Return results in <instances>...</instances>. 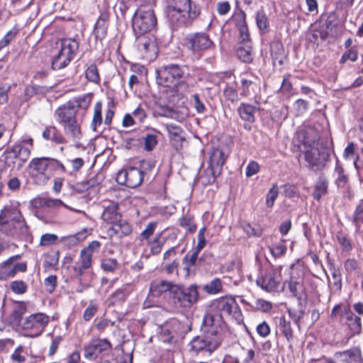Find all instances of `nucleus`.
Here are the masks:
<instances>
[{
    "mask_svg": "<svg viewBox=\"0 0 363 363\" xmlns=\"http://www.w3.org/2000/svg\"><path fill=\"white\" fill-rule=\"evenodd\" d=\"M336 239L340 246L342 251L350 252L352 250L351 240L342 231H339L337 233Z\"/></svg>",
    "mask_w": 363,
    "mask_h": 363,
    "instance_id": "nucleus-56",
    "label": "nucleus"
},
{
    "mask_svg": "<svg viewBox=\"0 0 363 363\" xmlns=\"http://www.w3.org/2000/svg\"><path fill=\"white\" fill-rule=\"evenodd\" d=\"M352 223L354 225L356 230H359L362 225L363 224V199L359 201L355 208L353 213Z\"/></svg>",
    "mask_w": 363,
    "mask_h": 363,
    "instance_id": "nucleus-51",
    "label": "nucleus"
},
{
    "mask_svg": "<svg viewBox=\"0 0 363 363\" xmlns=\"http://www.w3.org/2000/svg\"><path fill=\"white\" fill-rule=\"evenodd\" d=\"M79 47V42L76 38H67L60 40V48L66 53L76 57Z\"/></svg>",
    "mask_w": 363,
    "mask_h": 363,
    "instance_id": "nucleus-35",
    "label": "nucleus"
},
{
    "mask_svg": "<svg viewBox=\"0 0 363 363\" xmlns=\"http://www.w3.org/2000/svg\"><path fill=\"white\" fill-rule=\"evenodd\" d=\"M21 258L20 255H16L0 263V281H6L18 273L27 272V262H18Z\"/></svg>",
    "mask_w": 363,
    "mask_h": 363,
    "instance_id": "nucleus-14",
    "label": "nucleus"
},
{
    "mask_svg": "<svg viewBox=\"0 0 363 363\" xmlns=\"http://www.w3.org/2000/svg\"><path fill=\"white\" fill-rule=\"evenodd\" d=\"M116 180L119 184L129 188H135L140 186L143 181V172L137 167H129L119 171L116 176Z\"/></svg>",
    "mask_w": 363,
    "mask_h": 363,
    "instance_id": "nucleus-19",
    "label": "nucleus"
},
{
    "mask_svg": "<svg viewBox=\"0 0 363 363\" xmlns=\"http://www.w3.org/2000/svg\"><path fill=\"white\" fill-rule=\"evenodd\" d=\"M199 296V288L196 284L188 287L175 284L172 288L168 303L174 308L189 309L197 302Z\"/></svg>",
    "mask_w": 363,
    "mask_h": 363,
    "instance_id": "nucleus-4",
    "label": "nucleus"
},
{
    "mask_svg": "<svg viewBox=\"0 0 363 363\" xmlns=\"http://www.w3.org/2000/svg\"><path fill=\"white\" fill-rule=\"evenodd\" d=\"M99 305L95 300H91L83 312V320L86 322L90 321L97 313Z\"/></svg>",
    "mask_w": 363,
    "mask_h": 363,
    "instance_id": "nucleus-47",
    "label": "nucleus"
},
{
    "mask_svg": "<svg viewBox=\"0 0 363 363\" xmlns=\"http://www.w3.org/2000/svg\"><path fill=\"white\" fill-rule=\"evenodd\" d=\"M107 26L106 18L102 17L99 18L94 30V35L96 40H102L106 37Z\"/></svg>",
    "mask_w": 363,
    "mask_h": 363,
    "instance_id": "nucleus-42",
    "label": "nucleus"
},
{
    "mask_svg": "<svg viewBox=\"0 0 363 363\" xmlns=\"http://www.w3.org/2000/svg\"><path fill=\"white\" fill-rule=\"evenodd\" d=\"M222 339L217 334L207 333L203 336L194 337L189 343L190 351L199 354L201 352L212 354L221 345Z\"/></svg>",
    "mask_w": 363,
    "mask_h": 363,
    "instance_id": "nucleus-12",
    "label": "nucleus"
},
{
    "mask_svg": "<svg viewBox=\"0 0 363 363\" xmlns=\"http://www.w3.org/2000/svg\"><path fill=\"white\" fill-rule=\"evenodd\" d=\"M113 350L111 340L100 337H93L89 342L84 345V357L90 362H95Z\"/></svg>",
    "mask_w": 363,
    "mask_h": 363,
    "instance_id": "nucleus-9",
    "label": "nucleus"
},
{
    "mask_svg": "<svg viewBox=\"0 0 363 363\" xmlns=\"http://www.w3.org/2000/svg\"><path fill=\"white\" fill-rule=\"evenodd\" d=\"M238 57L242 62L249 63L252 60L250 43H241L237 50Z\"/></svg>",
    "mask_w": 363,
    "mask_h": 363,
    "instance_id": "nucleus-40",
    "label": "nucleus"
},
{
    "mask_svg": "<svg viewBox=\"0 0 363 363\" xmlns=\"http://www.w3.org/2000/svg\"><path fill=\"white\" fill-rule=\"evenodd\" d=\"M0 224L12 225L15 231L24 233L28 225L20 210L13 205H7L0 212Z\"/></svg>",
    "mask_w": 363,
    "mask_h": 363,
    "instance_id": "nucleus-13",
    "label": "nucleus"
},
{
    "mask_svg": "<svg viewBox=\"0 0 363 363\" xmlns=\"http://www.w3.org/2000/svg\"><path fill=\"white\" fill-rule=\"evenodd\" d=\"M80 262V256L79 255V259L77 261H74V258L73 255H67L64 257L62 260V264L64 267L69 272L70 276L72 278L75 279H81L82 275L86 271V269H80L79 264Z\"/></svg>",
    "mask_w": 363,
    "mask_h": 363,
    "instance_id": "nucleus-29",
    "label": "nucleus"
},
{
    "mask_svg": "<svg viewBox=\"0 0 363 363\" xmlns=\"http://www.w3.org/2000/svg\"><path fill=\"white\" fill-rule=\"evenodd\" d=\"M281 269V267L271 264L262 266L256 279L257 285L268 293L277 291L282 280Z\"/></svg>",
    "mask_w": 363,
    "mask_h": 363,
    "instance_id": "nucleus-5",
    "label": "nucleus"
},
{
    "mask_svg": "<svg viewBox=\"0 0 363 363\" xmlns=\"http://www.w3.org/2000/svg\"><path fill=\"white\" fill-rule=\"evenodd\" d=\"M48 157L33 158L29 163L30 174L32 177H40L43 182L49 179Z\"/></svg>",
    "mask_w": 363,
    "mask_h": 363,
    "instance_id": "nucleus-25",
    "label": "nucleus"
},
{
    "mask_svg": "<svg viewBox=\"0 0 363 363\" xmlns=\"http://www.w3.org/2000/svg\"><path fill=\"white\" fill-rule=\"evenodd\" d=\"M166 16L172 30L186 28L199 14V10L192 8L190 0H175L174 5L168 6Z\"/></svg>",
    "mask_w": 363,
    "mask_h": 363,
    "instance_id": "nucleus-2",
    "label": "nucleus"
},
{
    "mask_svg": "<svg viewBox=\"0 0 363 363\" xmlns=\"http://www.w3.org/2000/svg\"><path fill=\"white\" fill-rule=\"evenodd\" d=\"M101 269L108 273H114L119 267V263L116 258L104 257L101 260Z\"/></svg>",
    "mask_w": 363,
    "mask_h": 363,
    "instance_id": "nucleus-43",
    "label": "nucleus"
},
{
    "mask_svg": "<svg viewBox=\"0 0 363 363\" xmlns=\"http://www.w3.org/2000/svg\"><path fill=\"white\" fill-rule=\"evenodd\" d=\"M10 290L15 294L23 295L28 291V284L23 280L12 281L9 286Z\"/></svg>",
    "mask_w": 363,
    "mask_h": 363,
    "instance_id": "nucleus-54",
    "label": "nucleus"
},
{
    "mask_svg": "<svg viewBox=\"0 0 363 363\" xmlns=\"http://www.w3.org/2000/svg\"><path fill=\"white\" fill-rule=\"evenodd\" d=\"M128 292L125 288L117 289L109 296L110 303L113 306L122 303L125 301Z\"/></svg>",
    "mask_w": 363,
    "mask_h": 363,
    "instance_id": "nucleus-44",
    "label": "nucleus"
},
{
    "mask_svg": "<svg viewBox=\"0 0 363 363\" xmlns=\"http://www.w3.org/2000/svg\"><path fill=\"white\" fill-rule=\"evenodd\" d=\"M75 57L68 53H66L60 48L57 54L55 55L52 60V68H65L68 66Z\"/></svg>",
    "mask_w": 363,
    "mask_h": 363,
    "instance_id": "nucleus-36",
    "label": "nucleus"
},
{
    "mask_svg": "<svg viewBox=\"0 0 363 363\" xmlns=\"http://www.w3.org/2000/svg\"><path fill=\"white\" fill-rule=\"evenodd\" d=\"M335 172L337 174V177L336 179V184L339 186L344 187L347 182H348V177L345 173L344 168L342 167L341 164H339L338 160H337Z\"/></svg>",
    "mask_w": 363,
    "mask_h": 363,
    "instance_id": "nucleus-58",
    "label": "nucleus"
},
{
    "mask_svg": "<svg viewBox=\"0 0 363 363\" xmlns=\"http://www.w3.org/2000/svg\"><path fill=\"white\" fill-rule=\"evenodd\" d=\"M186 48L194 53L211 50L215 45L209 35L206 33H196L189 35L185 39Z\"/></svg>",
    "mask_w": 363,
    "mask_h": 363,
    "instance_id": "nucleus-16",
    "label": "nucleus"
},
{
    "mask_svg": "<svg viewBox=\"0 0 363 363\" xmlns=\"http://www.w3.org/2000/svg\"><path fill=\"white\" fill-rule=\"evenodd\" d=\"M174 285L175 284L166 280L153 281L150 286V294L154 297H160L163 294H166L169 301V296L172 295V288Z\"/></svg>",
    "mask_w": 363,
    "mask_h": 363,
    "instance_id": "nucleus-28",
    "label": "nucleus"
},
{
    "mask_svg": "<svg viewBox=\"0 0 363 363\" xmlns=\"http://www.w3.org/2000/svg\"><path fill=\"white\" fill-rule=\"evenodd\" d=\"M18 33V29L16 27L8 31L4 38L0 40V48H4L16 38Z\"/></svg>",
    "mask_w": 363,
    "mask_h": 363,
    "instance_id": "nucleus-64",
    "label": "nucleus"
},
{
    "mask_svg": "<svg viewBox=\"0 0 363 363\" xmlns=\"http://www.w3.org/2000/svg\"><path fill=\"white\" fill-rule=\"evenodd\" d=\"M157 18L150 6L143 5L138 8L133 17L134 35L151 33L157 26Z\"/></svg>",
    "mask_w": 363,
    "mask_h": 363,
    "instance_id": "nucleus-6",
    "label": "nucleus"
},
{
    "mask_svg": "<svg viewBox=\"0 0 363 363\" xmlns=\"http://www.w3.org/2000/svg\"><path fill=\"white\" fill-rule=\"evenodd\" d=\"M30 157V148L21 143H14L2 155L4 165L12 169H20Z\"/></svg>",
    "mask_w": 363,
    "mask_h": 363,
    "instance_id": "nucleus-8",
    "label": "nucleus"
},
{
    "mask_svg": "<svg viewBox=\"0 0 363 363\" xmlns=\"http://www.w3.org/2000/svg\"><path fill=\"white\" fill-rule=\"evenodd\" d=\"M159 222L153 220L149 222L145 229L139 234L138 239L141 242H145L149 248L150 255L157 256L161 253L166 242V238L162 236V232L154 235Z\"/></svg>",
    "mask_w": 363,
    "mask_h": 363,
    "instance_id": "nucleus-7",
    "label": "nucleus"
},
{
    "mask_svg": "<svg viewBox=\"0 0 363 363\" xmlns=\"http://www.w3.org/2000/svg\"><path fill=\"white\" fill-rule=\"evenodd\" d=\"M204 290L208 294H218L223 291V283L219 278H214L204 286Z\"/></svg>",
    "mask_w": 363,
    "mask_h": 363,
    "instance_id": "nucleus-49",
    "label": "nucleus"
},
{
    "mask_svg": "<svg viewBox=\"0 0 363 363\" xmlns=\"http://www.w3.org/2000/svg\"><path fill=\"white\" fill-rule=\"evenodd\" d=\"M328 36V31L323 28H320L312 30L308 35V39L311 43L318 45L324 41Z\"/></svg>",
    "mask_w": 363,
    "mask_h": 363,
    "instance_id": "nucleus-41",
    "label": "nucleus"
},
{
    "mask_svg": "<svg viewBox=\"0 0 363 363\" xmlns=\"http://www.w3.org/2000/svg\"><path fill=\"white\" fill-rule=\"evenodd\" d=\"M58 199L48 198H38L33 201V205L36 208H45L56 206L60 203Z\"/></svg>",
    "mask_w": 363,
    "mask_h": 363,
    "instance_id": "nucleus-48",
    "label": "nucleus"
},
{
    "mask_svg": "<svg viewBox=\"0 0 363 363\" xmlns=\"http://www.w3.org/2000/svg\"><path fill=\"white\" fill-rule=\"evenodd\" d=\"M89 235V233L88 230L86 228H84L74 234L62 237L60 242L65 247L71 249L84 241Z\"/></svg>",
    "mask_w": 363,
    "mask_h": 363,
    "instance_id": "nucleus-31",
    "label": "nucleus"
},
{
    "mask_svg": "<svg viewBox=\"0 0 363 363\" xmlns=\"http://www.w3.org/2000/svg\"><path fill=\"white\" fill-rule=\"evenodd\" d=\"M91 103V96L84 94L58 107L54 117L72 142H77L82 137L81 121Z\"/></svg>",
    "mask_w": 363,
    "mask_h": 363,
    "instance_id": "nucleus-1",
    "label": "nucleus"
},
{
    "mask_svg": "<svg viewBox=\"0 0 363 363\" xmlns=\"http://www.w3.org/2000/svg\"><path fill=\"white\" fill-rule=\"evenodd\" d=\"M347 323L353 334H359L362 330L360 317L355 315L349 307L345 308Z\"/></svg>",
    "mask_w": 363,
    "mask_h": 363,
    "instance_id": "nucleus-34",
    "label": "nucleus"
},
{
    "mask_svg": "<svg viewBox=\"0 0 363 363\" xmlns=\"http://www.w3.org/2000/svg\"><path fill=\"white\" fill-rule=\"evenodd\" d=\"M347 363H363L360 352L357 350H351L345 352Z\"/></svg>",
    "mask_w": 363,
    "mask_h": 363,
    "instance_id": "nucleus-63",
    "label": "nucleus"
},
{
    "mask_svg": "<svg viewBox=\"0 0 363 363\" xmlns=\"http://www.w3.org/2000/svg\"><path fill=\"white\" fill-rule=\"evenodd\" d=\"M209 307L213 315L221 320L227 318L238 322L242 320L241 308L234 296L225 295L215 298L211 301Z\"/></svg>",
    "mask_w": 363,
    "mask_h": 363,
    "instance_id": "nucleus-3",
    "label": "nucleus"
},
{
    "mask_svg": "<svg viewBox=\"0 0 363 363\" xmlns=\"http://www.w3.org/2000/svg\"><path fill=\"white\" fill-rule=\"evenodd\" d=\"M183 325L182 323L172 318L165 322L161 327L160 337L163 342L171 343L175 338L182 335Z\"/></svg>",
    "mask_w": 363,
    "mask_h": 363,
    "instance_id": "nucleus-22",
    "label": "nucleus"
},
{
    "mask_svg": "<svg viewBox=\"0 0 363 363\" xmlns=\"http://www.w3.org/2000/svg\"><path fill=\"white\" fill-rule=\"evenodd\" d=\"M179 84H176L169 87H166L163 93L166 95L169 102L174 103L183 97V95L178 89Z\"/></svg>",
    "mask_w": 363,
    "mask_h": 363,
    "instance_id": "nucleus-50",
    "label": "nucleus"
},
{
    "mask_svg": "<svg viewBox=\"0 0 363 363\" xmlns=\"http://www.w3.org/2000/svg\"><path fill=\"white\" fill-rule=\"evenodd\" d=\"M26 312V307L23 303H19L16 306L11 315H10V320L13 323L19 324L20 321L22 320L23 315Z\"/></svg>",
    "mask_w": 363,
    "mask_h": 363,
    "instance_id": "nucleus-53",
    "label": "nucleus"
},
{
    "mask_svg": "<svg viewBox=\"0 0 363 363\" xmlns=\"http://www.w3.org/2000/svg\"><path fill=\"white\" fill-rule=\"evenodd\" d=\"M277 328L280 334L291 345L296 339V335L291 320L286 319L285 315H281L278 318Z\"/></svg>",
    "mask_w": 363,
    "mask_h": 363,
    "instance_id": "nucleus-30",
    "label": "nucleus"
},
{
    "mask_svg": "<svg viewBox=\"0 0 363 363\" xmlns=\"http://www.w3.org/2000/svg\"><path fill=\"white\" fill-rule=\"evenodd\" d=\"M42 137L45 140L50 141L57 145L67 143L66 137L55 125L45 126L42 133Z\"/></svg>",
    "mask_w": 363,
    "mask_h": 363,
    "instance_id": "nucleus-27",
    "label": "nucleus"
},
{
    "mask_svg": "<svg viewBox=\"0 0 363 363\" xmlns=\"http://www.w3.org/2000/svg\"><path fill=\"white\" fill-rule=\"evenodd\" d=\"M155 70L157 83L165 88L179 84V79L183 75L182 69Z\"/></svg>",
    "mask_w": 363,
    "mask_h": 363,
    "instance_id": "nucleus-24",
    "label": "nucleus"
},
{
    "mask_svg": "<svg viewBox=\"0 0 363 363\" xmlns=\"http://www.w3.org/2000/svg\"><path fill=\"white\" fill-rule=\"evenodd\" d=\"M135 36L136 46L143 57L147 61L155 60L158 52L155 37L151 33L135 35Z\"/></svg>",
    "mask_w": 363,
    "mask_h": 363,
    "instance_id": "nucleus-15",
    "label": "nucleus"
},
{
    "mask_svg": "<svg viewBox=\"0 0 363 363\" xmlns=\"http://www.w3.org/2000/svg\"><path fill=\"white\" fill-rule=\"evenodd\" d=\"M154 114L157 116L174 118V111L169 106L161 105L157 103L154 106Z\"/></svg>",
    "mask_w": 363,
    "mask_h": 363,
    "instance_id": "nucleus-52",
    "label": "nucleus"
},
{
    "mask_svg": "<svg viewBox=\"0 0 363 363\" xmlns=\"http://www.w3.org/2000/svg\"><path fill=\"white\" fill-rule=\"evenodd\" d=\"M48 168L49 175H72V172L69 171L65 165L59 160L52 157H48Z\"/></svg>",
    "mask_w": 363,
    "mask_h": 363,
    "instance_id": "nucleus-33",
    "label": "nucleus"
},
{
    "mask_svg": "<svg viewBox=\"0 0 363 363\" xmlns=\"http://www.w3.org/2000/svg\"><path fill=\"white\" fill-rule=\"evenodd\" d=\"M289 317L294 320L298 328H300L301 321L305 315V308L300 304L298 308H289L287 309Z\"/></svg>",
    "mask_w": 363,
    "mask_h": 363,
    "instance_id": "nucleus-46",
    "label": "nucleus"
},
{
    "mask_svg": "<svg viewBox=\"0 0 363 363\" xmlns=\"http://www.w3.org/2000/svg\"><path fill=\"white\" fill-rule=\"evenodd\" d=\"M164 127L168 133V137L170 141H174L177 143H182L185 140V138L183 135L184 130L179 125L173 123H166ZM182 147V144H179V147L176 145V149H181Z\"/></svg>",
    "mask_w": 363,
    "mask_h": 363,
    "instance_id": "nucleus-32",
    "label": "nucleus"
},
{
    "mask_svg": "<svg viewBox=\"0 0 363 363\" xmlns=\"http://www.w3.org/2000/svg\"><path fill=\"white\" fill-rule=\"evenodd\" d=\"M303 155L309 169L313 171L324 169L330 157L328 148L323 147L319 148L311 145L307 147Z\"/></svg>",
    "mask_w": 363,
    "mask_h": 363,
    "instance_id": "nucleus-10",
    "label": "nucleus"
},
{
    "mask_svg": "<svg viewBox=\"0 0 363 363\" xmlns=\"http://www.w3.org/2000/svg\"><path fill=\"white\" fill-rule=\"evenodd\" d=\"M225 160L226 157H225L222 150L219 149L213 150L210 156L208 168L205 170V173L210 172V176L208 177L206 184L214 183L216 178L220 174Z\"/></svg>",
    "mask_w": 363,
    "mask_h": 363,
    "instance_id": "nucleus-18",
    "label": "nucleus"
},
{
    "mask_svg": "<svg viewBox=\"0 0 363 363\" xmlns=\"http://www.w3.org/2000/svg\"><path fill=\"white\" fill-rule=\"evenodd\" d=\"M199 253L200 252L194 249L190 255L186 254L183 257L182 262L184 264V270L186 271L187 277L189 275L191 268L195 267Z\"/></svg>",
    "mask_w": 363,
    "mask_h": 363,
    "instance_id": "nucleus-45",
    "label": "nucleus"
},
{
    "mask_svg": "<svg viewBox=\"0 0 363 363\" xmlns=\"http://www.w3.org/2000/svg\"><path fill=\"white\" fill-rule=\"evenodd\" d=\"M303 272L301 267L296 264L290 267V278L288 281L289 289L292 295L301 299L306 296V290L304 286Z\"/></svg>",
    "mask_w": 363,
    "mask_h": 363,
    "instance_id": "nucleus-17",
    "label": "nucleus"
},
{
    "mask_svg": "<svg viewBox=\"0 0 363 363\" xmlns=\"http://www.w3.org/2000/svg\"><path fill=\"white\" fill-rule=\"evenodd\" d=\"M258 109L256 106L248 103H241L238 108V113L242 121H245L243 127L245 130H250V124L256 121L255 113Z\"/></svg>",
    "mask_w": 363,
    "mask_h": 363,
    "instance_id": "nucleus-26",
    "label": "nucleus"
},
{
    "mask_svg": "<svg viewBox=\"0 0 363 363\" xmlns=\"http://www.w3.org/2000/svg\"><path fill=\"white\" fill-rule=\"evenodd\" d=\"M292 84L288 77H284L279 90L282 99H288L293 95Z\"/></svg>",
    "mask_w": 363,
    "mask_h": 363,
    "instance_id": "nucleus-57",
    "label": "nucleus"
},
{
    "mask_svg": "<svg viewBox=\"0 0 363 363\" xmlns=\"http://www.w3.org/2000/svg\"><path fill=\"white\" fill-rule=\"evenodd\" d=\"M43 284L46 292L49 294H52L57 286V277L54 274L49 275L44 279Z\"/></svg>",
    "mask_w": 363,
    "mask_h": 363,
    "instance_id": "nucleus-59",
    "label": "nucleus"
},
{
    "mask_svg": "<svg viewBox=\"0 0 363 363\" xmlns=\"http://www.w3.org/2000/svg\"><path fill=\"white\" fill-rule=\"evenodd\" d=\"M102 105L101 102H97L94 105V116L91 121V127L94 130H96V128L100 126L102 123Z\"/></svg>",
    "mask_w": 363,
    "mask_h": 363,
    "instance_id": "nucleus-55",
    "label": "nucleus"
},
{
    "mask_svg": "<svg viewBox=\"0 0 363 363\" xmlns=\"http://www.w3.org/2000/svg\"><path fill=\"white\" fill-rule=\"evenodd\" d=\"M178 222L179 226L183 228L187 233L194 234L197 230V225L192 214L182 215L179 218Z\"/></svg>",
    "mask_w": 363,
    "mask_h": 363,
    "instance_id": "nucleus-37",
    "label": "nucleus"
},
{
    "mask_svg": "<svg viewBox=\"0 0 363 363\" xmlns=\"http://www.w3.org/2000/svg\"><path fill=\"white\" fill-rule=\"evenodd\" d=\"M50 317L43 313H33L26 317L21 323L22 330L25 335L29 337H36L45 330Z\"/></svg>",
    "mask_w": 363,
    "mask_h": 363,
    "instance_id": "nucleus-11",
    "label": "nucleus"
},
{
    "mask_svg": "<svg viewBox=\"0 0 363 363\" xmlns=\"http://www.w3.org/2000/svg\"><path fill=\"white\" fill-rule=\"evenodd\" d=\"M101 247V243L99 241L93 240L80 250V270L86 269L87 271L92 268L94 262L93 255L94 253H98L99 252Z\"/></svg>",
    "mask_w": 363,
    "mask_h": 363,
    "instance_id": "nucleus-23",
    "label": "nucleus"
},
{
    "mask_svg": "<svg viewBox=\"0 0 363 363\" xmlns=\"http://www.w3.org/2000/svg\"><path fill=\"white\" fill-rule=\"evenodd\" d=\"M133 233V225L131 223L124 219L123 216L109 225L106 230V234L109 240L114 238L123 239L130 235Z\"/></svg>",
    "mask_w": 363,
    "mask_h": 363,
    "instance_id": "nucleus-20",
    "label": "nucleus"
},
{
    "mask_svg": "<svg viewBox=\"0 0 363 363\" xmlns=\"http://www.w3.org/2000/svg\"><path fill=\"white\" fill-rule=\"evenodd\" d=\"M328 181L324 177H319L314 186L313 197L319 201L328 193Z\"/></svg>",
    "mask_w": 363,
    "mask_h": 363,
    "instance_id": "nucleus-39",
    "label": "nucleus"
},
{
    "mask_svg": "<svg viewBox=\"0 0 363 363\" xmlns=\"http://www.w3.org/2000/svg\"><path fill=\"white\" fill-rule=\"evenodd\" d=\"M329 269L333 280V285L337 289L340 290L342 289V276L340 269L336 268L333 264H330Z\"/></svg>",
    "mask_w": 363,
    "mask_h": 363,
    "instance_id": "nucleus-60",
    "label": "nucleus"
},
{
    "mask_svg": "<svg viewBox=\"0 0 363 363\" xmlns=\"http://www.w3.org/2000/svg\"><path fill=\"white\" fill-rule=\"evenodd\" d=\"M11 359L15 363H24L26 357L24 355V347L21 345L16 347L11 355Z\"/></svg>",
    "mask_w": 363,
    "mask_h": 363,
    "instance_id": "nucleus-62",
    "label": "nucleus"
},
{
    "mask_svg": "<svg viewBox=\"0 0 363 363\" xmlns=\"http://www.w3.org/2000/svg\"><path fill=\"white\" fill-rule=\"evenodd\" d=\"M101 206L103 209L101 219L102 223L110 225L113 222H116L118 219H120L123 215L120 212L119 203L118 201H115L110 199H104L100 203Z\"/></svg>",
    "mask_w": 363,
    "mask_h": 363,
    "instance_id": "nucleus-21",
    "label": "nucleus"
},
{
    "mask_svg": "<svg viewBox=\"0 0 363 363\" xmlns=\"http://www.w3.org/2000/svg\"><path fill=\"white\" fill-rule=\"evenodd\" d=\"M207 231V228L206 226H203L199 230L197 235V244L194 247V250L201 252L207 245V240L205 238V234Z\"/></svg>",
    "mask_w": 363,
    "mask_h": 363,
    "instance_id": "nucleus-61",
    "label": "nucleus"
},
{
    "mask_svg": "<svg viewBox=\"0 0 363 363\" xmlns=\"http://www.w3.org/2000/svg\"><path fill=\"white\" fill-rule=\"evenodd\" d=\"M60 252L58 250L45 254L43 267L45 272L52 269L56 271L59 263Z\"/></svg>",
    "mask_w": 363,
    "mask_h": 363,
    "instance_id": "nucleus-38",
    "label": "nucleus"
}]
</instances>
